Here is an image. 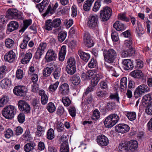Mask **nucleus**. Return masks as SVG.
I'll list each match as a JSON object with an SVG mask.
<instances>
[{
	"instance_id": "nucleus-30",
	"label": "nucleus",
	"mask_w": 152,
	"mask_h": 152,
	"mask_svg": "<svg viewBox=\"0 0 152 152\" xmlns=\"http://www.w3.org/2000/svg\"><path fill=\"white\" fill-rule=\"evenodd\" d=\"M118 149L120 152H126L129 151L126 142L125 143L120 144Z\"/></svg>"
},
{
	"instance_id": "nucleus-26",
	"label": "nucleus",
	"mask_w": 152,
	"mask_h": 152,
	"mask_svg": "<svg viewBox=\"0 0 152 152\" xmlns=\"http://www.w3.org/2000/svg\"><path fill=\"white\" fill-rule=\"evenodd\" d=\"M36 146L35 143L33 142H30L25 144L24 147L23 149L26 152H30L34 149Z\"/></svg>"
},
{
	"instance_id": "nucleus-10",
	"label": "nucleus",
	"mask_w": 152,
	"mask_h": 152,
	"mask_svg": "<svg viewBox=\"0 0 152 152\" xmlns=\"http://www.w3.org/2000/svg\"><path fill=\"white\" fill-rule=\"evenodd\" d=\"M26 88L25 86H18L14 87L13 92L17 96H23L26 94Z\"/></svg>"
},
{
	"instance_id": "nucleus-55",
	"label": "nucleus",
	"mask_w": 152,
	"mask_h": 152,
	"mask_svg": "<svg viewBox=\"0 0 152 152\" xmlns=\"http://www.w3.org/2000/svg\"><path fill=\"white\" fill-rule=\"evenodd\" d=\"M97 65V63L96 60L92 58L88 63V66L89 68H93L96 67Z\"/></svg>"
},
{
	"instance_id": "nucleus-59",
	"label": "nucleus",
	"mask_w": 152,
	"mask_h": 152,
	"mask_svg": "<svg viewBox=\"0 0 152 152\" xmlns=\"http://www.w3.org/2000/svg\"><path fill=\"white\" fill-rule=\"evenodd\" d=\"M23 75V71L21 69H18L16 72V77L18 79H21Z\"/></svg>"
},
{
	"instance_id": "nucleus-20",
	"label": "nucleus",
	"mask_w": 152,
	"mask_h": 152,
	"mask_svg": "<svg viewBox=\"0 0 152 152\" xmlns=\"http://www.w3.org/2000/svg\"><path fill=\"white\" fill-rule=\"evenodd\" d=\"M30 51H31V50H28L27 53L25 55L24 58H23L21 62L22 63L24 64H26L28 63L31 58L32 55Z\"/></svg>"
},
{
	"instance_id": "nucleus-17",
	"label": "nucleus",
	"mask_w": 152,
	"mask_h": 152,
	"mask_svg": "<svg viewBox=\"0 0 152 152\" xmlns=\"http://www.w3.org/2000/svg\"><path fill=\"white\" fill-rule=\"evenodd\" d=\"M59 88L61 94L64 95H67L69 92V86L67 83L62 84L60 86Z\"/></svg>"
},
{
	"instance_id": "nucleus-8",
	"label": "nucleus",
	"mask_w": 152,
	"mask_h": 152,
	"mask_svg": "<svg viewBox=\"0 0 152 152\" xmlns=\"http://www.w3.org/2000/svg\"><path fill=\"white\" fill-rule=\"evenodd\" d=\"M57 58V54L52 49H49L47 52L45 56V62H49L55 60Z\"/></svg>"
},
{
	"instance_id": "nucleus-18",
	"label": "nucleus",
	"mask_w": 152,
	"mask_h": 152,
	"mask_svg": "<svg viewBox=\"0 0 152 152\" xmlns=\"http://www.w3.org/2000/svg\"><path fill=\"white\" fill-rule=\"evenodd\" d=\"M125 69L126 70L132 69L134 67L133 62L129 59H124L122 61Z\"/></svg>"
},
{
	"instance_id": "nucleus-22",
	"label": "nucleus",
	"mask_w": 152,
	"mask_h": 152,
	"mask_svg": "<svg viewBox=\"0 0 152 152\" xmlns=\"http://www.w3.org/2000/svg\"><path fill=\"white\" fill-rule=\"evenodd\" d=\"M131 75L134 78L138 79L142 78L144 76L142 72L140 70L137 69L132 71L131 73Z\"/></svg>"
},
{
	"instance_id": "nucleus-6",
	"label": "nucleus",
	"mask_w": 152,
	"mask_h": 152,
	"mask_svg": "<svg viewBox=\"0 0 152 152\" xmlns=\"http://www.w3.org/2000/svg\"><path fill=\"white\" fill-rule=\"evenodd\" d=\"M18 105L19 109L26 113H29L31 110L29 105L25 101L20 100L18 101Z\"/></svg>"
},
{
	"instance_id": "nucleus-44",
	"label": "nucleus",
	"mask_w": 152,
	"mask_h": 152,
	"mask_svg": "<svg viewBox=\"0 0 152 152\" xmlns=\"http://www.w3.org/2000/svg\"><path fill=\"white\" fill-rule=\"evenodd\" d=\"M10 81L7 79H4L2 80L1 83V86L3 88H7L10 83Z\"/></svg>"
},
{
	"instance_id": "nucleus-39",
	"label": "nucleus",
	"mask_w": 152,
	"mask_h": 152,
	"mask_svg": "<svg viewBox=\"0 0 152 152\" xmlns=\"http://www.w3.org/2000/svg\"><path fill=\"white\" fill-rule=\"evenodd\" d=\"M46 109L49 113H53L55 111L56 107L53 103L50 102L48 104Z\"/></svg>"
},
{
	"instance_id": "nucleus-46",
	"label": "nucleus",
	"mask_w": 152,
	"mask_h": 152,
	"mask_svg": "<svg viewBox=\"0 0 152 152\" xmlns=\"http://www.w3.org/2000/svg\"><path fill=\"white\" fill-rule=\"evenodd\" d=\"M100 113L99 110L97 109H96L93 111L91 116L92 119L96 121L100 118Z\"/></svg>"
},
{
	"instance_id": "nucleus-28",
	"label": "nucleus",
	"mask_w": 152,
	"mask_h": 152,
	"mask_svg": "<svg viewBox=\"0 0 152 152\" xmlns=\"http://www.w3.org/2000/svg\"><path fill=\"white\" fill-rule=\"evenodd\" d=\"M105 126L107 128H111L115 125L112 119L108 115L105 119L104 122Z\"/></svg>"
},
{
	"instance_id": "nucleus-36",
	"label": "nucleus",
	"mask_w": 152,
	"mask_h": 152,
	"mask_svg": "<svg viewBox=\"0 0 152 152\" xmlns=\"http://www.w3.org/2000/svg\"><path fill=\"white\" fill-rule=\"evenodd\" d=\"M59 83V82L57 81L55 83L51 84L48 88L50 92V93L55 92L57 89Z\"/></svg>"
},
{
	"instance_id": "nucleus-33",
	"label": "nucleus",
	"mask_w": 152,
	"mask_h": 152,
	"mask_svg": "<svg viewBox=\"0 0 152 152\" xmlns=\"http://www.w3.org/2000/svg\"><path fill=\"white\" fill-rule=\"evenodd\" d=\"M32 20L31 19L26 20L23 21V26L20 30V32H23L25 30L30 26L32 23Z\"/></svg>"
},
{
	"instance_id": "nucleus-34",
	"label": "nucleus",
	"mask_w": 152,
	"mask_h": 152,
	"mask_svg": "<svg viewBox=\"0 0 152 152\" xmlns=\"http://www.w3.org/2000/svg\"><path fill=\"white\" fill-rule=\"evenodd\" d=\"M5 44L7 48H11L14 47L15 43L13 40L10 38H8L5 40Z\"/></svg>"
},
{
	"instance_id": "nucleus-1",
	"label": "nucleus",
	"mask_w": 152,
	"mask_h": 152,
	"mask_svg": "<svg viewBox=\"0 0 152 152\" xmlns=\"http://www.w3.org/2000/svg\"><path fill=\"white\" fill-rule=\"evenodd\" d=\"M104 58L105 61L110 63L114 62L118 56V53L113 49L110 48L105 49L103 51Z\"/></svg>"
},
{
	"instance_id": "nucleus-60",
	"label": "nucleus",
	"mask_w": 152,
	"mask_h": 152,
	"mask_svg": "<svg viewBox=\"0 0 152 152\" xmlns=\"http://www.w3.org/2000/svg\"><path fill=\"white\" fill-rule=\"evenodd\" d=\"M67 66H76V61L74 58H69L67 61Z\"/></svg>"
},
{
	"instance_id": "nucleus-50",
	"label": "nucleus",
	"mask_w": 152,
	"mask_h": 152,
	"mask_svg": "<svg viewBox=\"0 0 152 152\" xmlns=\"http://www.w3.org/2000/svg\"><path fill=\"white\" fill-rule=\"evenodd\" d=\"M127 79L125 77H122L121 80L120 87L121 89H124L126 88Z\"/></svg>"
},
{
	"instance_id": "nucleus-13",
	"label": "nucleus",
	"mask_w": 152,
	"mask_h": 152,
	"mask_svg": "<svg viewBox=\"0 0 152 152\" xmlns=\"http://www.w3.org/2000/svg\"><path fill=\"white\" fill-rule=\"evenodd\" d=\"M47 46V44L45 42H41L39 44L36 53L37 58H41L42 56L45 52Z\"/></svg>"
},
{
	"instance_id": "nucleus-21",
	"label": "nucleus",
	"mask_w": 152,
	"mask_h": 152,
	"mask_svg": "<svg viewBox=\"0 0 152 152\" xmlns=\"http://www.w3.org/2000/svg\"><path fill=\"white\" fill-rule=\"evenodd\" d=\"M113 27L118 31H123L126 28V26L119 21H116L114 23Z\"/></svg>"
},
{
	"instance_id": "nucleus-45",
	"label": "nucleus",
	"mask_w": 152,
	"mask_h": 152,
	"mask_svg": "<svg viewBox=\"0 0 152 152\" xmlns=\"http://www.w3.org/2000/svg\"><path fill=\"white\" fill-rule=\"evenodd\" d=\"M56 129L58 132H62L64 129L63 123L61 122L58 121L56 124Z\"/></svg>"
},
{
	"instance_id": "nucleus-42",
	"label": "nucleus",
	"mask_w": 152,
	"mask_h": 152,
	"mask_svg": "<svg viewBox=\"0 0 152 152\" xmlns=\"http://www.w3.org/2000/svg\"><path fill=\"white\" fill-rule=\"evenodd\" d=\"M55 137L54 131L53 129L50 128L48 129L47 133V137L50 140L53 139Z\"/></svg>"
},
{
	"instance_id": "nucleus-62",
	"label": "nucleus",
	"mask_w": 152,
	"mask_h": 152,
	"mask_svg": "<svg viewBox=\"0 0 152 152\" xmlns=\"http://www.w3.org/2000/svg\"><path fill=\"white\" fill-rule=\"evenodd\" d=\"M31 91L32 92L37 93L39 90V86L37 83H33L31 85Z\"/></svg>"
},
{
	"instance_id": "nucleus-49",
	"label": "nucleus",
	"mask_w": 152,
	"mask_h": 152,
	"mask_svg": "<svg viewBox=\"0 0 152 152\" xmlns=\"http://www.w3.org/2000/svg\"><path fill=\"white\" fill-rule=\"evenodd\" d=\"M52 25L54 28L58 27L61 25V19L59 18L54 19L52 21Z\"/></svg>"
},
{
	"instance_id": "nucleus-38",
	"label": "nucleus",
	"mask_w": 152,
	"mask_h": 152,
	"mask_svg": "<svg viewBox=\"0 0 152 152\" xmlns=\"http://www.w3.org/2000/svg\"><path fill=\"white\" fill-rule=\"evenodd\" d=\"M66 70L68 74L70 75H73L76 71V66H66Z\"/></svg>"
},
{
	"instance_id": "nucleus-9",
	"label": "nucleus",
	"mask_w": 152,
	"mask_h": 152,
	"mask_svg": "<svg viewBox=\"0 0 152 152\" xmlns=\"http://www.w3.org/2000/svg\"><path fill=\"white\" fill-rule=\"evenodd\" d=\"M115 129L117 132L124 134L128 132L130 129L129 126L124 124H119L115 126Z\"/></svg>"
},
{
	"instance_id": "nucleus-40",
	"label": "nucleus",
	"mask_w": 152,
	"mask_h": 152,
	"mask_svg": "<svg viewBox=\"0 0 152 152\" xmlns=\"http://www.w3.org/2000/svg\"><path fill=\"white\" fill-rule=\"evenodd\" d=\"M37 129L36 136L38 137L41 136L45 131V128L40 125L37 126Z\"/></svg>"
},
{
	"instance_id": "nucleus-37",
	"label": "nucleus",
	"mask_w": 152,
	"mask_h": 152,
	"mask_svg": "<svg viewBox=\"0 0 152 152\" xmlns=\"http://www.w3.org/2000/svg\"><path fill=\"white\" fill-rule=\"evenodd\" d=\"M53 26L52 20L50 19L48 20L45 22V29L48 31L51 30L54 28Z\"/></svg>"
},
{
	"instance_id": "nucleus-7",
	"label": "nucleus",
	"mask_w": 152,
	"mask_h": 152,
	"mask_svg": "<svg viewBox=\"0 0 152 152\" xmlns=\"http://www.w3.org/2000/svg\"><path fill=\"white\" fill-rule=\"evenodd\" d=\"M98 17L96 14L91 15L89 17L88 25L91 28H94L98 26Z\"/></svg>"
},
{
	"instance_id": "nucleus-12",
	"label": "nucleus",
	"mask_w": 152,
	"mask_h": 152,
	"mask_svg": "<svg viewBox=\"0 0 152 152\" xmlns=\"http://www.w3.org/2000/svg\"><path fill=\"white\" fill-rule=\"evenodd\" d=\"M96 141L98 145L101 146H106L109 142L108 138L103 134L100 135L97 137Z\"/></svg>"
},
{
	"instance_id": "nucleus-57",
	"label": "nucleus",
	"mask_w": 152,
	"mask_h": 152,
	"mask_svg": "<svg viewBox=\"0 0 152 152\" xmlns=\"http://www.w3.org/2000/svg\"><path fill=\"white\" fill-rule=\"evenodd\" d=\"M5 137L8 139L10 138L13 134V131L10 129L6 130L4 132Z\"/></svg>"
},
{
	"instance_id": "nucleus-11",
	"label": "nucleus",
	"mask_w": 152,
	"mask_h": 152,
	"mask_svg": "<svg viewBox=\"0 0 152 152\" xmlns=\"http://www.w3.org/2000/svg\"><path fill=\"white\" fill-rule=\"evenodd\" d=\"M83 41L85 45L87 47L90 48L94 45V44L92 40L90 34L88 32L84 33Z\"/></svg>"
},
{
	"instance_id": "nucleus-14",
	"label": "nucleus",
	"mask_w": 152,
	"mask_h": 152,
	"mask_svg": "<svg viewBox=\"0 0 152 152\" xmlns=\"http://www.w3.org/2000/svg\"><path fill=\"white\" fill-rule=\"evenodd\" d=\"M47 46V44L45 42H41L39 44L36 53L37 58H41L42 56L45 52Z\"/></svg>"
},
{
	"instance_id": "nucleus-4",
	"label": "nucleus",
	"mask_w": 152,
	"mask_h": 152,
	"mask_svg": "<svg viewBox=\"0 0 152 152\" xmlns=\"http://www.w3.org/2000/svg\"><path fill=\"white\" fill-rule=\"evenodd\" d=\"M149 91V88L146 85H141L136 88L134 93V96L136 98H137L141 97L142 95Z\"/></svg>"
},
{
	"instance_id": "nucleus-5",
	"label": "nucleus",
	"mask_w": 152,
	"mask_h": 152,
	"mask_svg": "<svg viewBox=\"0 0 152 152\" xmlns=\"http://www.w3.org/2000/svg\"><path fill=\"white\" fill-rule=\"evenodd\" d=\"M6 16L10 19H15L23 20V18L19 14L18 10L13 9H9L7 13Z\"/></svg>"
},
{
	"instance_id": "nucleus-48",
	"label": "nucleus",
	"mask_w": 152,
	"mask_h": 152,
	"mask_svg": "<svg viewBox=\"0 0 152 152\" xmlns=\"http://www.w3.org/2000/svg\"><path fill=\"white\" fill-rule=\"evenodd\" d=\"M66 35L67 33L66 32H60L58 35V38L59 41L61 42L64 41L66 37Z\"/></svg>"
},
{
	"instance_id": "nucleus-2",
	"label": "nucleus",
	"mask_w": 152,
	"mask_h": 152,
	"mask_svg": "<svg viewBox=\"0 0 152 152\" xmlns=\"http://www.w3.org/2000/svg\"><path fill=\"white\" fill-rule=\"evenodd\" d=\"M16 109L14 106L9 105L5 107L3 109L2 114L6 118H12L15 114Z\"/></svg>"
},
{
	"instance_id": "nucleus-19",
	"label": "nucleus",
	"mask_w": 152,
	"mask_h": 152,
	"mask_svg": "<svg viewBox=\"0 0 152 152\" xmlns=\"http://www.w3.org/2000/svg\"><path fill=\"white\" fill-rule=\"evenodd\" d=\"M30 38L27 35H23L22 42L19 45V47L22 50H25L27 48L28 42L30 40Z\"/></svg>"
},
{
	"instance_id": "nucleus-27",
	"label": "nucleus",
	"mask_w": 152,
	"mask_h": 152,
	"mask_svg": "<svg viewBox=\"0 0 152 152\" xmlns=\"http://www.w3.org/2000/svg\"><path fill=\"white\" fill-rule=\"evenodd\" d=\"M78 54L80 58L86 62L88 61L90 57V56L89 53L82 51H79Z\"/></svg>"
},
{
	"instance_id": "nucleus-64",
	"label": "nucleus",
	"mask_w": 152,
	"mask_h": 152,
	"mask_svg": "<svg viewBox=\"0 0 152 152\" xmlns=\"http://www.w3.org/2000/svg\"><path fill=\"white\" fill-rule=\"evenodd\" d=\"M25 116L23 113H20L18 117V121L20 123H23L25 121Z\"/></svg>"
},
{
	"instance_id": "nucleus-43",
	"label": "nucleus",
	"mask_w": 152,
	"mask_h": 152,
	"mask_svg": "<svg viewBox=\"0 0 152 152\" xmlns=\"http://www.w3.org/2000/svg\"><path fill=\"white\" fill-rule=\"evenodd\" d=\"M118 19L123 21L128 22L129 21V19L126 16V14L124 13L118 14Z\"/></svg>"
},
{
	"instance_id": "nucleus-58",
	"label": "nucleus",
	"mask_w": 152,
	"mask_h": 152,
	"mask_svg": "<svg viewBox=\"0 0 152 152\" xmlns=\"http://www.w3.org/2000/svg\"><path fill=\"white\" fill-rule=\"evenodd\" d=\"M57 114L60 116L66 114V111L64 108L62 106H59L57 110Z\"/></svg>"
},
{
	"instance_id": "nucleus-25",
	"label": "nucleus",
	"mask_w": 152,
	"mask_h": 152,
	"mask_svg": "<svg viewBox=\"0 0 152 152\" xmlns=\"http://www.w3.org/2000/svg\"><path fill=\"white\" fill-rule=\"evenodd\" d=\"M48 4L49 2L47 0H43L41 3L37 4L36 7L38 9L39 12H41L48 5Z\"/></svg>"
},
{
	"instance_id": "nucleus-41",
	"label": "nucleus",
	"mask_w": 152,
	"mask_h": 152,
	"mask_svg": "<svg viewBox=\"0 0 152 152\" xmlns=\"http://www.w3.org/2000/svg\"><path fill=\"white\" fill-rule=\"evenodd\" d=\"M126 115L128 119L131 121L134 120L136 118V115L134 112H128Z\"/></svg>"
},
{
	"instance_id": "nucleus-23",
	"label": "nucleus",
	"mask_w": 152,
	"mask_h": 152,
	"mask_svg": "<svg viewBox=\"0 0 152 152\" xmlns=\"http://www.w3.org/2000/svg\"><path fill=\"white\" fill-rule=\"evenodd\" d=\"M66 46L63 45L62 46L59 53V59L60 61H63L64 60L66 53Z\"/></svg>"
},
{
	"instance_id": "nucleus-52",
	"label": "nucleus",
	"mask_w": 152,
	"mask_h": 152,
	"mask_svg": "<svg viewBox=\"0 0 152 152\" xmlns=\"http://www.w3.org/2000/svg\"><path fill=\"white\" fill-rule=\"evenodd\" d=\"M62 102L64 105L66 107L69 106L71 103V101L69 98L66 96L62 98Z\"/></svg>"
},
{
	"instance_id": "nucleus-54",
	"label": "nucleus",
	"mask_w": 152,
	"mask_h": 152,
	"mask_svg": "<svg viewBox=\"0 0 152 152\" xmlns=\"http://www.w3.org/2000/svg\"><path fill=\"white\" fill-rule=\"evenodd\" d=\"M112 40L115 42L118 41L119 40L118 35L117 31H113L111 35Z\"/></svg>"
},
{
	"instance_id": "nucleus-31",
	"label": "nucleus",
	"mask_w": 152,
	"mask_h": 152,
	"mask_svg": "<svg viewBox=\"0 0 152 152\" xmlns=\"http://www.w3.org/2000/svg\"><path fill=\"white\" fill-rule=\"evenodd\" d=\"M70 80L75 85H78L80 82V77L77 75H75L72 76L70 78Z\"/></svg>"
},
{
	"instance_id": "nucleus-61",
	"label": "nucleus",
	"mask_w": 152,
	"mask_h": 152,
	"mask_svg": "<svg viewBox=\"0 0 152 152\" xmlns=\"http://www.w3.org/2000/svg\"><path fill=\"white\" fill-rule=\"evenodd\" d=\"M99 85L100 88L102 89H107L108 88V82L106 80L101 81Z\"/></svg>"
},
{
	"instance_id": "nucleus-53",
	"label": "nucleus",
	"mask_w": 152,
	"mask_h": 152,
	"mask_svg": "<svg viewBox=\"0 0 152 152\" xmlns=\"http://www.w3.org/2000/svg\"><path fill=\"white\" fill-rule=\"evenodd\" d=\"M69 113L72 117H74L76 115V110L73 106H70L68 108Z\"/></svg>"
},
{
	"instance_id": "nucleus-24",
	"label": "nucleus",
	"mask_w": 152,
	"mask_h": 152,
	"mask_svg": "<svg viewBox=\"0 0 152 152\" xmlns=\"http://www.w3.org/2000/svg\"><path fill=\"white\" fill-rule=\"evenodd\" d=\"M19 27L18 23L15 21H12L9 24L7 31L11 32L17 29Z\"/></svg>"
},
{
	"instance_id": "nucleus-15",
	"label": "nucleus",
	"mask_w": 152,
	"mask_h": 152,
	"mask_svg": "<svg viewBox=\"0 0 152 152\" xmlns=\"http://www.w3.org/2000/svg\"><path fill=\"white\" fill-rule=\"evenodd\" d=\"M15 53L12 50L8 52L5 54L4 56L5 60L10 63L13 62L15 61Z\"/></svg>"
},
{
	"instance_id": "nucleus-3",
	"label": "nucleus",
	"mask_w": 152,
	"mask_h": 152,
	"mask_svg": "<svg viewBox=\"0 0 152 152\" xmlns=\"http://www.w3.org/2000/svg\"><path fill=\"white\" fill-rule=\"evenodd\" d=\"M112 9L106 6L103 8L100 11V18L102 21H106L108 20L112 14Z\"/></svg>"
},
{
	"instance_id": "nucleus-51",
	"label": "nucleus",
	"mask_w": 152,
	"mask_h": 152,
	"mask_svg": "<svg viewBox=\"0 0 152 152\" xmlns=\"http://www.w3.org/2000/svg\"><path fill=\"white\" fill-rule=\"evenodd\" d=\"M152 99V96L151 95L148 94L145 95L143 97L142 101L147 104Z\"/></svg>"
},
{
	"instance_id": "nucleus-29",
	"label": "nucleus",
	"mask_w": 152,
	"mask_h": 152,
	"mask_svg": "<svg viewBox=\"0 0 152 152\" xmlns=\"http://www.w3.org/2000/svg\"><path fill=\"white\" fill-rule=\"evenodd\" d=\"M94 1V0H87L85 2L83 7L84 10L88 11L90 10L91 7Z\"/></svg>"
},
{
	"instance_id": "nucleus-63",
	"label": "nucleus",
	"mask_w": 152,
	"mask_h": 152,
	"mask_svg": "<svg viewBox=\"0 0 152 152\" xmlns=\"http://www.w3.org/2000/svg\"><path fill=\"white\" fill-rule=\"evenodd\" d=\"M61 152H69V148L68 144H61L60 148Z\"/></svg>"
},
{
	"instance_id": "nucleus-16",
	"label": "nucleus",
	"mask_w": 152,
	"mask_h": 152,
	"mask_svg": "<svg viewBox=\"0 0 152 152\" xmlns=\"http://www.w3.org/2000/svg\"><path fill=\"white\" fill-rule=\"evenodd\" d=\"M129 151H134L138 147V143L135 140H132L126 142Z\"/></svg>"
},
{
	"instance_id": "nucleus-35",
	"label": "nucleus",
	"mask_w": 152,
	"mask_h": 152,
	"mask_svg": "<svg viewBox=\"0 0 152 152\" xmlns=\"http://www.w3.org/2000/svg\"><path fill=\"white\" fill-rule=\"evenodd\" d=\"M108 94L107 91L104 90H99L96 92V96L98 97L101 98H105Z\"/></svg>"
},
{
	"instance_id": "nucleus-32",
	"label": "nucleus",
	"mask_w": 152,
	"mask_h": 152,
	"mask_svg": "<svg viewBox=\"0 0 152 152\" xmlns=\"http://www.w3.org/2000/svg\"><path fill=\"white\" fill-rule=\"evenodd\" d=\"M55 11L53 8V5L50 4L48 6L46 11L42 14L43 17H45L47 15L50 14H52L54 13Z\"/></svg>"
},
{
	"instance_id": "nucleus-56",
	"label": "nucleus",
	"mask_w": 152,
	"mask_h": 152,
	"mask_svg": "<svg viewBox=\"0 0 152 152\" xmlns=\"http://www.w3.org/2000/svg\"><path fill=\"white\" fill-rule=\"evenodd\" d=\"M52 71L51 69L48 67L45 68L43 70V75L44 76L47 77L49 76L51 73Z\"/></svg>"
},
{
	"instance_id": "nucleus-47",
	"label": "nucleus",
	"mask_w": 152,
	"mask_h": 152,
	"mask_svg": "<svg viewBox=\"0 0 152 152\" xmlns=\"http://www.w3.org/2000/svg\"><path fill=\"white\" fill-rule=\"evenodd\" d=\"M109 115L115 125L118 122L120 119L119 116L116 114H112Z\"/></svg>"
}]
</instances>
